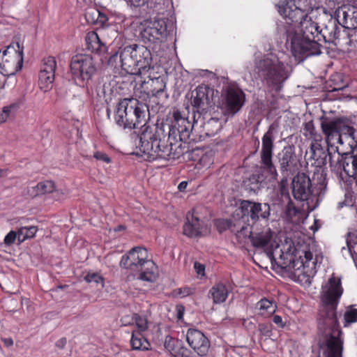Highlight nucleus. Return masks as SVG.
Instances as JSON below:
<instances>
[{
    "label": "nucleus",
    "instance_id": "obj_49",
    "mask_svg": "<svg viewBox=\"0 0 357 357\" xmlns=\"http://www.w3.org/2000/svg\"><path fill=\"white\" fill-rule=\"evenodd\" d=\"M139 330L138 332H144L148 329V321L145 317L135 313V321Z\"/></svg>",
    "mask_w": 357,
    "mask_h": 357
},
{
    "label": "nucleus",
    "instance_id": "obj_43",
    "mask_svg": "<svg viewBox=\"0 0 357 357\" xmlns=\"http://www.w3.org/2000/svg\"><path fill=\"white\" fill-rule=\"evenodd\" d=\"M339 123L341 139H343V137L347 139L349 134L353 133L354 126L351 121L346 119L339 118Z\"/></svg>",
    "mask_w": 357,
    "mask_h": 357
},
{
    "label": "nucleus",
    "instance_id": "obj_3",
    "mask_svg": "<svg viewBox=\"0 0 357 357\" xmlns=\"http://www.w3.org/2000/svg\"><path fill=\"white\" fill-rule=\"evenodd\" d=\"M169 144H165V139L160 138V132L157 127H144L139 136V150L146 155L149 160H154L158 158L165 160L175 159L180 155V152L174 151V143L169 140Z\"/></svg>",
    "mask_w": 357,
    "mask_h": 357
},
{
    "label": "nucleus",
    "instance_id": "obj_55",
    "mask_svg": "<svg viewBox=\"0 0 357 357\" xmlns=\"http://www.w3.org/2000/svg\"><path fill=\"white\" fill-rule=\"evenodd\" d=\"M290 266L289 271H291L292 270H300L302 267H305L302 259H300V257H298V259H296L294 255H293V260H291Z\"/></svg>",
    "mask_w": 357,
    "mask_h": 357
},
{
    "label": "nucleus",
    "instance_id": "obj_58",
    "mask_svg": "<svg viewBox=\"0 0 357 357\" xmlns=\"http://www.w3.org/2000/svg\"><path fill=\"white\" fill-rule=\"evenodd\" d=\"M17 238V232L10 231L4 238V243L7 245H12Z\"/></svg>",
    "mask_w": 357,
    "mask_h": 357
},
{
    "label": "nucleus",
    "instance_id": "obj_56",
    "mask_svg": "<svg viewBox=\"0 0 357 357\" xmlns=\"http://www.w3.org/2000/svg\"><path fill=\"white\" fill-rule=\"evenodd\" d=\"M245 225V220H238L235 221H231L230 226V231L234 233L235 235L238 232L241 227Z\"/></svg>",
    "mask_w": 357,
    "mask_h": 357
},
{
    "label": "nucleus",
    "instance_id": "obj_34",
    "mask_svg": "<svg viewBox=\"0 0 357 357\" xmlns=\"http://www.w3.org/2000/svg\"><path fill=\"white\" fill-rule=\"evenodd\" d=\"M55 190V184L52 181H44L31 188V195L33 197L51 193Z\"/></svg>",
    "mask_w": 357,
    "mask_h": 357
},
{
    "label": "nucleus",
    "instance_id": "obj_11",
    "mask_svg": "<svg viewBox=\"0 0 357 357\" xmlns=\"http://www.w3.org/2000/svg\"><path fill=\"white\" fill-rule=\"evenodd\" d=\"M310 158L314 160V170L313 172V180H317L318 184L321 189L326 188V174L323 166L327 163V157L330 152L321 145L320 141L316 139L310 146Z\"/></svg>",
    "mask_w": 357,
    "mask_h": 357
},
{
    "label": "nucleus",
    "instance_id": "obj_62",
    "mask_svg": "<svg viewBox=\"0 0 357 357\" xmlns=\"http://www.w3.org/2000/svg\"><path fill=\"white\" fill-rule=\"evenodd\" d=\"M279 188H280V194L282 195V196L285 197L289 200V206H289V208H290L291 201L290 199L288 188H287V186H284V185L279 186Z\"/></svg>",
    "mask_w": 357,
    "mask_h": 357
},
{
    "label": "nucleus",
    "instance_id": "obj_45",
    "mask_svg": "<svg viewBox=\"0 0 357 357\" xmlns=\"http://www.w3.org/2000/svg\"><path fill=\"white\" fill-rule=\"evenodd\" d=\"M235 236L237 241L240 243H245L248 238L251 240L252 236H253V234L250 227L248 225H244L241 227L238 232Z\"/></svg>",
    "mask_w": 357,
    "mask_h": 357
},
{
    "label": "nucleus",
    "instance_id": "obj_8",
    "mask_svg": "<svg viewBox=\"0 0 357 357\" xmlns=\"http://www.w3.org/2000/svg\"><path fill=\"white\" fill-rule=\"evenodd\" d=\"M292 195L295 199L300 202L309 200L313 195H320L326 188L321 189L317 180L314 181L313 177L304 172H298L295 175L291 182Z\"/></svg>",
    "mask_w": 357,
    "mask_h": 357
},
{
    "label": "nucleus",
    "instance_id": "obj_52",
    "mask_svg": "<svg viewBox=\"0 0 357 357\" xmlns=\"http://www.w3.org/2000/svg\"><path fill=\"white\" fill-rule=\"evenodd\" d=\"M84 280L89 283L96 282L97 284L102 283V281H103L102 278L98 273H88L84 277Z\"/></svg>",
    "mask_w": 357,
    "mask_h": 357
},
{
    "label": "nucleus",
    "instance_id": "obj_50",
    "mask_svg": "<svg viewBox=\"0 0 357 357\" xmlns=\"http://www.w3.org/2000/svg\"><path fill=\"white\" fill-rule=\"evenodd\" d=\"M231 220L227 219L218 220L215 222V226L219 232L222 233L227 229L230 230Z\"/></svg>",
    "mask_w": 357,
    "mask_h": 357
},
{
    "label": "nucleus",
    "instance_id": "obj_26",
    "mask_svg": "<svg viewBox=\"0 0 357 357\" xmlns=\"http://www.w3.org/2000/svg\"><path fill=\"white\" fill-rule=\"evenodd\" d=\"M266 255L273 266H276L277 268L289 271L291 261L293 260L294 255L292 253L283 252L281 249L279 250V246L277 245L273 250L267 252Z\"/></svg>",
    "mask_w": 357,
    "mask_h": 357
},
{
    "label": "nucleus",
    "instance_id": "obj_32",
    "mask_svg": "<svg viewBox=\"0 0 357 357\" xmlns=\"http://www.w3.org/2000/svg\"><path fill=\"white\" fill-rule=\"evenodd\" d=\"M209 294L211 295L214 303L220 304L226 301L229 291L222 282H218L212 287Z\"/></svg>",
    "mask_w": 357,
    "mask_h": 357
},
{
    "label": "nucleus",
    "instance_id": "obj_54",
    "mask_svg": "<svg viewBox=\"0 0 357 357\" xmlns=\"http://www.w3.org/2000/svg\"><path fill=\"white\" fill-rule=\"evenodd\" d=\"M108 65L114 68L121 67L119 59V50L109 56L107 61Z\"/></svg>",
    "mask_w": 357,
    "mask_h": 357
},
{
    "label": "nucleus",
    "instance_id": "obj_22",
    "mask_svg": "<svg viewBox=\"0 0 357 357\" xmlns=\"http://www.w3.org/2000/svg\"><path fill=\"white\" fill-rule=\"evenodd\" d=\"M338 304L321 303V309L318 318L319 328H326L328 331L333 329H340L337 317V308Z\"/></svg>",
    "mask_w": 357,
    "mask_h": 357
},
{
    "label": "nucleus",
    "instance_id": "obj_14",
    "mask_svg": "<svg viewBox=\"0 0 357 357\" xmlns=\"http://www.w3.org/2000/svg\"><path fill=\"white\" fill-rule=\"evenodd\" d=\"M245 102L244 92L237 86H229L223 94L222 107L225 114L234 116L243 107Z\"/></svg>",
    "mask_w": 357,
    "mask_h": 357
},
{
    "label": "nucleus",
    "instance_id": "obj_48",
    "mask_svg": "<svg viewBox=\"0 0 357 357\" xmlns=\"http://www.w3.org/2000/svg\"><path fill=\"white\" fill-rule=\"evenodd\" d=\"M56 67V62L53 56H48L43 60L40 70L44 71H55Z\"/></svg>",
    "mask_w": 357,
    "mask_h": 357
},
{
    "label": "nucleus",
    "instance_id": "obj_29",
    "mask_svg": "<svg viewBox=\"0 0 357 357\" xmlns=\"http://www.w3.org/2000/svg\"><path fill=\"white\" fill-rule=\"evenodd\" d=\"M342 168L349 177L354 178L357 182V155L350 153H344Z\"/></svg>",
    "mask_w": 357,
    "mask_h": 357
},
{
    "label": "nucleus",
    "instance_id": "obj_39",
    "mask_svg": "<svg viewBox=\"0 0 357 357\" xmlns=\"http://www.w3.org/2000/svg\"><path fill=\"white\" fill-rule=\"evenodd\" d=\"M329 157V164L331 167V170L337 174L342 172V162L344 158V153L341 155L340 153H330L328 155Z\"/></svg>",
    "mask_w": 357,
    "mask_h": 357
},
{
    "label": "nucleus",
    "instance_id": "obj_46",
    "mask_svg": "<svg viewBox=\"0 0 357 357\" xmlns=\"http://www.w3.org/2000/svg\"><path fill=\"white\" fill-rule=\"evenodd\" d=\"M181 342H182L181 340L167 336L165 340L164 347L165 349L174 355Z\"/></svg>",
    "mask_w": 357,
    "mask_h": 357
},
{
    "label": "nucleus",
    "instance_id": "obj_1",
    "mask_svg": "<svg viewBox=\"0 0 357 357\" xmlns=\"http://www.w3.org/2000/svg\"><path fill=\"white\" fill-rule=\"evenodd\" d=\"M279 33L286 36V46L298 62L321 54L319 26L311 18L306 17L298 25L280 27Z\"/></svg>",
    "mask_w": 357,
    "mask_h": 357
},
{
    "label": "nucleus",
    "instance_id": "obj_30",
    "mask_svg": "<svg viewBox=\"0 0 357 357\" xmlns=\"http://www.w3.org/2000/svg\"><path fill=\"white\" fill-rule=\"evenodd\" d=\"M342 16V26L349 29L357 28V10L354 8L344 7L338 10V16Z\"/></svg>",
    "mask_w": 357,
    "mask_h": 357
},
{
    "label": "nucleus",
    "instance_id": "obj_59",
    "mask_svg": "<svg viewBox=\"0 0 357 357\" xmlns=\"http://www.w3.org/2000/svg\"><path fill=\"white\" fill-rule=\"evenodd\" d=\"M93 157L100 161H102L106 163H109L111 162L110 158L105 154V153L100 151H96L93 154Z\"/></svg>",
    "mask_w": 357,
    "mask_h": 357
},
{
    "label": "nucleus",
    "instance_id": "obj_47",
    "mask_svg": "<svg viewBox=\"0 0 357 357\" xmlns=\"http://www.w3.org/2000/svg\"><path fill=\"white\" fill-rule=\"evenodd\" d=\"M93 22L104 24L107 21V17L104 14L100 13L98 10H93L91 13H87L86 14V19L89 21L90 17Z\"/></svg>",
    "mask_w": 357,
    "mask_h": 357
},
{
    "label": "nucleus",
    "instance_id": "obj_2",
    "mask_svg": "<svg viewBox=\"0 0 357 357\" xmlns=\"http://www.w3.org/2000/svg\"><path fill=\"white\" fill-rule=\"evenodd\" d=\"M149 106L136 98H124L116 105L114 114L116 123L124 129L149 127Z\"/></svg>",
    "mask_w": 357,
    "mask_h": 357
},
{
    "label": "nucleus",
    "instance_id": "obj_4",
    "mask_svg": "<svg viewBox=\"0 0 357 357\" xmlns=\"http://www.w3.org/2000/svg\"><path fill=\"white\" fill-rule=\"evenodd\" d=\"M121 68L132 75H146L153 70L151 51L144 45L132 44L119 47Z\"/></svg>",
    "mask_w": 357,
    "mask_h": 357
},
{
    "label": "nucleus",
    "instance_id": "obj_51",
    "mask_svg": "<svg viewBox=\"0 0 357 357\" xmlns=\"http://www.w3.org/2000/svg\"><path fill=\"white\" fill-rule=\"evenodd\" d=\"M174 356H177L178 357H194L195 356L192 354V352L185 347L183 346V342H181L179 346L178 350L175 353Z\"/></svg>",
    "mask_w": 357,
    "mask_h": 357
},
{
    "label": "nucleus",
    "instance_id": "obj_13",
    "mask_svg": "<svg viewBox=\"0 0 357 357\" xmlns=\"http://www.w3.org/2000/svg\"><path fill=\"white\" fill-rule=\"evenodd\" d=\"M304 2L301 0H288L278 6V11L285 19V23L278 24L280 27L289 25H298L301 21L307 17V11L303 7Z\"/></svg>",
    "mask_w": 357,
    "mask_h": 357
},
{
    "label": "nucleus",
    "instance_id": "obj_15",
    "mask_svg": "<svg viewBox=\"0 0 357 357\" xmlns=\"http://www.w3.org/2000/svg\"><path fill=\"white\" fill-rule=\"evenodd\" d=\"M172 118L168 140L176 141V137L178 136L180 141L185 142L190 138L193 125L178 109L173 111Z\"/></svg>",
    "mask_w": 357,
    "mask_h": 357
},
{
    "label": "nucleus",
    "instance_id": "obj_33",
    "mask_svg": "<svg viewBox=\"0 0 357 357\" xmlns=\"http://www.w3.org/2000/svg\"><path fill=\"white\" fill-rule=\"evenodd\" d=\"M264 179L262 174H253L243 181V184L248 191L256 193L260 190L261 183Z\"/></svg>",
    "mask_w": 357,
    "mask_h": 357
},
{
    "label": "nucleus",
    "instance_id": "obj_9",
    "mask_svg": "<svg viewBox=\"0 0 357 357\" xmlns=\"http://www.w3.org/2000/svg\"><path fill=\"white\" fill-rule=\"evenodd\" d=\"M23 50L20 43H13L3 51L0 59V70L5 76L15 75L23 64Z\"/></svg>",
    "mask_w": 357,
    "mask_h": 357
},
{
    "label": "nucleus",
    "instance_id": "obj_20",
    "mask_svg": "<svg viewBox=\"0 0 357 357\" xmlns=\"http://www.w3.org/2000/svg\"><path fill=\"white\" fill-rule=\"evenodd\" d=\"M319 36L320 38H323L325 43L337 47L341 45L344 40L347 39L348 33L335 20H331L319 31Z\"/></svg>",
    "mask_w": 357,
    "mask_h": 357
},
{
    "label": "nucleus",
    "instance_id": "obj_10",
    "mask_svg": "<svg viewBox=\"0 0 357 357\" xmlns=\"http://www.w3.org/2000/svg\"><path fill=\"white\" fill-rule=\"evenodd\" d=\"M278 125L272 123L262 137V147L260 152V169L268 174L273 178L277 179L278 174L273 162L274 148V132Z\"/></svg>",
    "mask_w": 357,
    "mask_h": 357
},
{
    "label": "nucleus",
    "instance_id": "obj_61",
    "mask_svg": "<svg viewBox=\"0 0 357 357\" xmlns=\"http://www.w3.org/2000/svg\"><path fill=\"white\" fill-rule=\"evenodd\" d=\"M347 139L350 140L349 145L351 146H357V130L354 128L353 133L349 134Z\"/></svg>",
    "mask_w": 357,
    "mask_h": 357
},
{
    "label": "nucleus",
    "instance_id": "obj_63",
    "mask_svg": "<svg viewBox=\"0 0 357 357\" xmlns=\"http://www.w3.org/2000/svg\"><path fill=\"white\" fill-rule=\"evenodd\" d=\"M259 329L261 334L264 335L269 336L271 335V331L270 326H266L264 324H261L259 325Z\"/></svg>",
    "mask_w": 357,
    "mask_h": 357
},
{
    "label": "nucleus",
    "instance_id": "obj_41",
    "mask_svg": "<svg viewBox=\"0 0 357 357\" xmlns=\"http://www.w3.org/2000/svg\"><path fill=\"white\" fill-rule=\"evenodd\" d=\"M37 230V227L34 226L22 227L20 228L17 231V239L19 242L22 243L28 238H33Z\"/></svg>",
    "mask_w": 357,
    "mask_h": 357
},
{
    "label": "nucleus",
    "instance_id": "obj_5",
    "mask_svg": "<svg viewBox=\"0 0 357 357\" xmlns=\"http://www.w3.org/2000/svg\"><path fill=\"white\" fill-rule=\"evenodd\" d=\"M147 257L144 248L135 247L122 257L120 266L135 273L139 280L153 282L158 277V267Z\"/></svg>",
    "mask_w": 357,
    "mask_h": 357
},
{
    "label": "nucleus",
    "instance_id": "obj_21",
    "mask_svg": "<svg viewBox=\"0 0 357 357\" xmlns=\"http://www.w3.org/2000/svg\"><path fill=\"white\" fill-rule=\"evenodd\" d=\"M321 129L325 136L328 146H333L335 144L342 145L344 141L340 135L339 118L329 119L322 117L321 119Z\"/></svg>",
    "mask_w": 357,
    "mask_h": 357
},
{
    "label": "nucleus",
    "instance_id": "obj_57",
    "mask_svg": "<svg viewBox=\"0 0 357 357\" xmlns=\"http://www.w3.org/2000/svg\"><path fill=\"white\" fill-rule=\"evenodd\" d=\"M176 294L181 297H186L192 294L195 289L188 287H183L176 290Z\"/></svg>",
    "mask_w": 357,
    "mask_h": 357
},
{
    "label": "nucleus",
    "instance_id": "obj_38",
    "mask_svg": "<svg viewBox=\"0 0 357 357\" xmlns=\"http://www.w3.org/2000/svg\"><path fill=\"white\" fill-rule=\"evenodd\" d=\"M357 323V308L354 305L347 306L343 315V326L349 327L351 324Z\"/></svg>",
    "mask_w": 357,
    "mask_h": 357
},
{
    "label": "nucleus",
    "instance_id": "obj_12",
    "mask_svg": "<svg viewBox=\"0 0 357 357\" xmlns=\"http://www.w3.org/2000/svg\"><path fill=\"white\" fill-rule=\"evenodd\" d=\"M342 331L333 329L326 331L319 339V347L324 357H342L343 340Z\"/></svg>",
    "mask_w": 357,
    "mask_h": 357
},
{
    "label": "nucleus",
    "instance_id": "obj_53",
    "mask_svg": "<svg viewBox=\"0 0 357 357\" xmlns=\"http://www.w3.org/2000/svg\"><path fill=\"white\" fill-rule=\"evenodd\" d=\"M300 259H302L305 266L309 267L310 263L312 259L313 255L309 250H302V254L299 255Z\"/></svg>",
    "mask_w": 357,
    "mask_h": 357
},
{
    "label": "nucleus",
    "instance_id": "obj_35",
    "mask_svg": "<svg viewBox=\"0 0 357 357\" xmlns=\"http://www.w3.org/2000/svg\"><path fill=\"white\" fill-rule=\"evenodd\" d=\"M130 344L132 349L146 351L149 349V342L145 339L140 332L134 331L132 334Z\"/></svg>",
    "mask_w": 357,
    "mask_h": 357
},
{
    "label": "nucleus",
    "instance_id": "obj_17",
    "mask_svg": "<svg viewBox=\"0 0 357 357\" xmlns=\"http://www.w3.org/2000/svg\"><path fill=\"white\" fill-rule=\"evenodd\" d=\"M214 89L208 85H199L192 92L191 105L197 113L206 112L213 105Z\"/></svg>",
    "mask_w": 357,
    "mask_h": 357
},
{
    "label": "nucleus",
    "instance_id": "obj_42",
    "mask_svg": "<svg viewBox=\"0 0 357 357\" xmlns=\"http://www.w3.org/2000/svg\"><path fill=\"white\" fill-rule=\"evenodd\" d=\"M257 306L261 314H271L274 313L276 310V305H274L273 302L265 298L257 303Z\"/></svg>",
    "mask_w": 357,
    "mask_h": 357
},
{
    "label": "nucleus",
    "instance_id": "obj_18",
    "mask_svg": "<svg viewBox=\"0 0 357 357\" xmlns=\"http://www.w3.org/2000/svg\"><path fill=\"white\" fill-rule=\"evenodd\" d=\"M343 292L341 277L333 274L321 286V303L339 304Z\"/></svg>",
    "mask_w": 357,
    "mask_h": 357
},
{
    "label": "nucleus",
    "instance_id": "obj_31",
    "mask_svg": "<svg viewBox=\"0 0 357 357\" xmlns=\"http://www.w3.org/2000/svg\"><path fill=\"white\" fill-rule=\"evenodd\" d=\"M256 206L257 202L248 199L240 200L238 209L241 213V219L247 218L248 221L250 220L255 224Z\"/></svg>",
    "mask_w": 357,
    "mask_h": 357
},
{
    "label": "nucleus",
    "instance_id": "obj_37",
    "mask_svg": "<svg viewBox=\"0 0 357 357\" xmlns=\"http://www.w3.org/2000/svg\"><path fill=\"white\" fill-rule=\"evenodd\" d=\"M40 70L39 73V85L40 89L47 91L52 86L55 77V71H44Z\"/></svg>",
    "mask_w": 357,
    "mask_h": 357
},
{
    "label": "nucleus",
    "instance_id": "obj_16",
    "mask_svg": "<svg viewBox=\"0 0 357 357\" xmlns=\"http://www.w3.org/2000/svg\"><path fill=\"white\" fill-rule=\"evenodd\" d=\"M70 70L75 78L89 80L96 72V67L91 55L77 54L72 57Z\"/></svg>",
    "mask_w": 357,
    "mask_h": 357
},
{
    "label": "nucleus",
    "instance_id": "obj_28",
    "mask_svg": "<svg viewBox=\"0 0 357 357\" xmlns=\"http://www.w3.org/2000/svg\"><path fill=\"white\" fill-rule=\"evenodd\" d=\"M273 232L270 227H265L257 233H254L251 238L253 247L256 248H264L269 245L273 238Z\"/></svg>",
    "mask_w": 357,
    "mask_h": 357
},
{
    "label": "nucleus",
    "instance_id": "obj_60",
    "mask_svg": "<svg viewBox=\"0 0 357 357\" xmlns=\"http://www.w3.org/2000/svg\"><path fill=\"white\" fill-rule=\"evenodd\" d=\"M120 321L122 326L132 325L135 321V313L131 315H125L121 319Z\"/></svg>",
    "mask_w": 357,
    "mask_h": 357
},
{
    "label": "nucleus",
    "instance_id": "obj_24",
    "mask_svg": "<svg viewBox=\"0 0 357 357\" xmlns=\"http://www.w3.org/2000/svg\"><path fill=\"white\" fill-rule=\"evenodd\" d=\"M186 340L189 346L200 356H206L210 347L208 338L200 331L190 328L187 331Z\"/></svg>",
    "mask_w": 357,
    "mask_h": 357
},
{
    "label": "nucleus",
    "instance_id": "obj_6",
    "mask_svg": "<svg viewBox=\"0 0 357 357\" xmlns=\"http://www.w3.org/2000/svg\"><path fill=\"white\" fill-rule=\"evenodd\" d=\"M253 71L268 86L278 91L290 75L288 67L284 63L268 57L256 60Z\"/></svg>",
    "mask_w": 357,
    "mask_h": 357
},
{
    "label": "nucleus",
    "instance_id": "obj_19",
    "mask_svg": "<svg viewBox=\"0 0 357 357\" xmlns=\"http://www.w3.org/2000/svg\"><path fill=\"white\" fill-rule=\"evenodd\" d=\"M279 169L282 175H294L299 168L300 161L294 146H286L278 153Z\"/></svg>",
    "mask_w": 357,
    "mask_h": 357
},
{
    "label": "nucleus",
    "instance_id": "obj_7",
    "mask_svg": "<svg viewBox=\"0 0 357 357\" xmlns=\"http://www.w3.org/2000/svg\"><path fill=\"white\" fill-rule=\"evenodd\" d=\"M165 18H153L144 20L139 26V38L144 43H160L163 42L174 25Z\"/></svg>",
    "mask_w": 357,
    "mask_h": 357
},
{
    "label": "nucleus",
    "instance_id": "obj_36",
    "mask_svg": "<svg viewBox=\"0 0 357 357\" xmlns=\"http://www.w3.org/2000/svg\"><path fill=\"white\" fill-rule=\"evenodd\" d=\"M255 223L260 220L268 222L271 215V206L268 203L257 202Z\"/></svg>",
    "mask_w": 357,
    "mask_h": 357
},
{
    "label": "nucleus",
    "instance_id": "obj_27",
    "mask_svg": "<svg viewBox=\"0 0 357 357\" xmlns=\"http://www.w3.org/2000/svg\"><path fill=\"white\" fill-rule=\"evenodd\" d=\"M86 48L91 52L97 54H102L107 52V46L102 43L98 33L94 31H89L85 37Z\"/></svg>",
    "mask_w": 357,
    "mask_h": 357
},
{
    "label": "nucleus",
    "instance_id": "obj_25",
    "mask_svg": "<svg viewBox=\"0 0 357 357\" xmlns=\"http://www.w3.org/2000/svg\"><path fill=\"white\" fill-rule=\"evenodd\" d=\"M208 233L207 226L195 215V212H188L186 215V222L183 225V234L193 238L205 236Z\"/></svg>",
    "mask_w": 357,
    "mask_h": 357
},
{
    "label": "nucleus",
    "instance_id": "obj_23",
    "mask_svg": "<svg viewBox=\"0 0 357 357\" xmlns=\"http://www.w3.org/2000/svg\"><path fill=\"white\" fill-rule=\"evenodd\" d=\"M148 79H144L141 85V95L139 96L143 100H146V98L158 96L162 93L166 88V83L164 78L158 77H151V73L147 76Z\"/></svg>",
    "mask_w": 357,
    "mask_h": 357
},
{
    "label": "nucleus",
    "instance_id": "obj_44",
    "mask_svg": "<svg viewBox=\"0 0 357 357\" xmlns=\"http://www.w3.org/2000/svg\"><path fill=\"white\" fill-rule=\"evenodd\" d=\"M20 107L18 102H13L9 105L3 107L2 111H0V123H4L7 121L10 115L15 112Z\"/></svg>",
    "mask_w": 357,
    "mask_h": 357
},
{
    "label": "nucleus",
    "instance_id": "obj_40",
    "mask_svg": "<svg viewBox=\"0 0 357 357\" xmlns=\"http://www.w3.org/2000/svg\"><path fill=\"white\" fill-rule=\"evenodd\" d=\"M203 128L208 136L215 135L221 128V122L218 118H211L204 123Z\"/></svg>",
    "mask_w": 357,
    "mask_h": 357
},
{
    "label": "nucleus",
    "instance_id": "obj_64",
    "mask_svg": "<svg viewBox=\"0 0 357 357\" xmlns=\"http://www.w3.org/2000/svg\"><path fill=\"white\" fill-rule=\"evenodd\" d=\"M273 321L280 328H283L284 326L282 318L279 315H275L273 318Z\"/></svg>",
    "mask_w": 357,
    "mask_h": 357
}]
</instances>
